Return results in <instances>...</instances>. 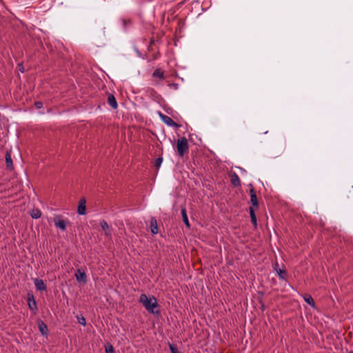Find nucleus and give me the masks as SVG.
I'll list each match as a JSON object with an SVG mask.
<instances>
[{
    "label": "nucleus",
    "instance_id": "obj_12",
    "mask_svg": "<svg viewBox=\"0 0 353 353\" xmlns=\"http://www.w3.org/2000/svg\"><path fill=\"white\" fill-rule=\"evenodd\" d=\"M39 330L41 332V334L46 336L48 334V327L47 325L41 321L38 323Z\"/></svg>",
    "mask_w": 353,
    "mask_h": 353
},
{
    "label": "nucleus",
    "instance_id": "obj_28",
    "mask_svg": "<svg viewBox=\"0 0 353 353\" xmlns=\"http://www.w3.org/2000/svg\"><path fill=\"white\" fill-rule=\"evenodd\" d=\"M18 67H19V70L21 72H24V68L23 67V65L21 64H19L18 65Z\"/></svg>",
    "mask_w": 353,
    "mask_h": 353
},
{
    "label": "nucleus",
    "instance_id": "obj_10",
    "mask_svg": "<svg viewBox=\"0 0 353 353\" xmlns=\"http://www.w3.org/2000/svg\"><path fill=\"white\" fill-rule=\"evenodd\" d=\"M108 102L110 106H111L113 109H117L118 107V104L114 96L112 94H110L108 97Z\"/></svg>",
    "mask_w": 353,
    "mask_h": 353
},
{
    "label": "nucleus",
    "instance_id": "obj_13",
    "mask_svg": "<svg viewBox=\"0 0 353 353\" xmlns=\"http://www.w3.org/2000/svg\"><path fill=\"white\" fill-rule=\"evenodd\" d=\"M100 225L102 230L104 231L105 235L109 236L111 234L110 228L108 224V223L103 220L100 222Z\"/></svg>",
    "mask_w": 353,
    "mask_h": 353
},
{
    "label": "nucleus",
    "instance_id": "obj_6",
    "mask_svg": "<svg viewBox=\"0 0 353 353\" xmlns=\"http://www.w3.org/2000/svg\"><path fill=\"white\" fill-rule=\"evenodd\" d=\"M34 284L36 289L39 291H44L46 290V285H45L43 281L40 279H35L34 280Z\"/></svg>",
    "mask_w": 353,
    "mask_h": 353
},
{
    "label": "nucleus",
    "instance_id": "obj_26",
    "mask_svg": "<svg viewBox=\"0 0 353 353\" xmlns=\"http://www.w3.org/2000/svg\"><path fill=\"white\" fill-rule=\"evenodd\" d=\"M170 350L171 353H181L180 352H179L177 347L172 345H170Z\"/></svg>",
    "mask_w": 353,
    "mask_h": 353
},
{
    "label": "nucleus",
    "instance_id": "obj_18",
    "mask_svg": "<svg viewBox=\"0 0 353 353\" xmlns=\"http://www.w3.org/2000/svg\"><path fill=\"white\" fill-rule=\"evenodd\" d=\"M121 26L123 30H127L129 26H131L132 21L130 19L122 18L120 19Z\"/></svg>",
    "mask_w": 353,
    "mask_h": 353
},
{
    "label": "nucleus",
    "instance_id": "obj_4",
    "mask_svg": "<svg viewBox=\"0 0 353 353\" xmlns=\"http://www.w3.org/2000/svg\"><path fill=\"white\" fill-rule=\"evenodd\" d=\"M76 279L78 282H84L87 281V276L84 270L79 269L75 274Z\"/></svg>",
    "mask_w": 353,
    "mask_h": 353
},
{
    "label": "nucleus",
    "instance_id": "obj_1",
    "mask_svg": "<svg viewBox=\"0 0 353 353\" xmlns=\"http://www.w3.org/2000/svg\"><path fill=\"white\" fill-rule=\"evenodd\" d=\"M139 301L141 303L145 310L152 314L159 313L154 309L158 307L157 299L154 296H147L145 294H141L139 296Z\"/></svg>",
    "mask_w": 353,
    "mask_h": 353
},
{
    "label": "nucleus",
    "instance_id": "obj_9",
    "mask_svg": "<svg viewBox=\"0 0 353 353\" xmlns=\"http://www.w3.org/2000/svg\"><path fill=\"white\" fill-rule=\"evenodd\" d=\"M28 302L29 308L31 310H35L37 309V303L36 301L34 300L33 295L28 294Z\"/></svg>",
    "mask_w": 353,
    "mask_h": 353
},
{
    "label": "nucleus",
    "instance_id": "obj_17",
    "mask_svg": "<svg viewBox=\"0 0 353 353\" xmlns=\"http://www.w3.org/2000/svg\"><path fill=\"white\" fill-rule=\"evenodd\" d=\"M181 216H182L183 221L184 222L185 225L189 228L190 227V224L188 221V217L186 210L184 208L181 209Z\"/></svg>",
    "mask_w": 353,
    "mask_h": 353
},
{
    "label": "nucleus",
    "instance_id": "obj_5",
    "mask_svg": "<svg viewBox=\"0 0 353 353\" xmlns=\"http://www.w3.org/2000/svg\"><path fill=\"white\" fill-rule=\"evenodd\" d=\"M85 204H86V201L85 199H81L79 201L78 209H77V212L79 214L84 215L85 214V210H86Z\"/></svg>",
    "mask_w": 353,
    "mask_h": 353
},
{
    "label": "nucleus",
    "instance_id": "obj_24",
    "mask_svg": "<svg viewBox=\"0 0 353 353\" xmlns=\"http://www.w3.org/2000/svg\"><path fill=\"white\" fill-rule=\"evenodd\" d=\"M77 319H78V322L79 324L82 325H85L86 324V321H85V319L83 317V316H77Z\"/></svg>",
    "mask_w": 353,
    "mask_h": 353
},
{
    "label": "nucleus",
    "instance_id": "obj_23",
    "mask_svg": "<svg viewBox=\"0 0 353 353\" xmlns=\"http://www.w3.org/2000/svg\"><path fill=\"white\" fill-rule=\"evenodd\" d=\"M163 162V158L161 157H158L156 160H155V166L157 168H159L161 163Z\"/></svg>",
    "mask_w": 353,
    "mask_h": 353
},
{
    "label": "nucleus",
    "instance_id": "obj_15",
    "mask_svg": "<svg viewBox=\"0 0 353 353\" xmlns=\"http://www.w3.org/2000/svg\"><path fill=\"white\" fill-rule=\"evenodd\" d=\"M275 270L280 279L284 280L285 279L286 272L285 270L279 268V264L276 263L274 267Z\"/></svg>",
    "mask_w": 353,
    "mask_h": 353
},
{
    "label": "nucleus",
    "instance_id": "obj_7",
    "mask_svg": "<svg viewBox=\"0 0 353 353\" xmlns=\"http://www.w3.org/2000/svg\"><path fill=\"white\" fill-rule=\"evenodd\" d=\"M250 202L253 205V208H258L259 203L256 197V194L254 190V189L250 190Z\"/></svg>",
    "mask_w": 353,
    "mask_h": 353
},
{
    "label": "nucleus",
    "instance_id": "obj_11",
    "mask_svg": "<svg viewBox=\"0 0 353 353\" xmlns=\"http://www.w3.org/2000/svg\"><path fill=\"white\" fill-rule=\"evenodd\" d=\"M231 183L235 187H239L241 185L240 179L235 172L232 173L231 175Z\"/></svg>",
    "mask_w": 353,
    "mask_h": 353
},
{
    "label": "nucleus",
    "instance_id": "obj_20",
    "mask_svg": "<svg viewBox=\"0 0 353 353\" xmlns=\"http://www.w3.org/2000/svg\"><path fill=\"white\" fill-rule=\"evenodd\" d=\"M152 77L155 78H159L161 79H164V73L160 69H156L152 73Z\"/></svg>",
    "mask_w": 353,
    "mask_h": 353
},
{
    "label": "nucleus",
    "instance_id": "obj_2",
    "mask_svg": "<svg viewBox=\"0 0 353 353\" xmlns=\"http://www.w3.org/2000/svg\"><path fill=\"white\" fill-rule=\"evenodd\" d=\"M177 152L180 157H183L188 150V143L185 137H181L176 142Z\"/></svg>",
    "mask_w": 353,
    "mask_h": 353
},
{
    "label": "nucleus",
    "instance_id": "obj_3",
    "mask_svg": "<svg viewBox=\"0 0 353 353\" xmlns=\"http://www.w3.org/2000/svg\"><path fill=\"white\" fill-rule=\"evenodd\" d=\"M159 116L161 121L170 127H178V125L168 116L159 112Z\"/></svg>",
    "mask_w": 353,
    "mask_h": 353
},
{
    "label": "nucleus",
    "instance_id": "obj_29",
    "mask_svg": "<svg viewBox=\"0 0 353 353\" xmlns=\"http://www.w3.org/2000/svg\"><path fill=\"white\" fill-rule=\"evenodd\" d=\"M350 353H353V352H350Z\"/></svg>",
    "mask_w": 353,
    "mask_h": 353
},
{
    "label": "nucleus",
    "instance_id": "obj_25",
    "mask_svg": "<svg viewBox=\"0 0 353 353\" xmlns=\"http://www.w3.org/2000/svg\"><path fill=\"white\" fill-rule=\"evenodd\" d=\"M106 353H114V347L112 345H108L105 347Z\"/></svg>",
    "mask_w": 353,
    "mask_h": 353
},
{
    "label": "nucleus",
    "instance_id": "obj_27",
    "mask_svg": "<svg viewBox=\"0 0 353 353\" xmlns=\"http://www.w3.org/2000/svg\"><path fill=\"white\" fill-rule=\"evenodd\" d=\"M35 105L37 108H41L43 106V104L41 102H36Z\"/></svg>",
    "mask_w": 353,
    "mask_h": 353
},
{
    "label": "nucleus",
    "instance_id": "obj_21",
    "mask_svg": "<svg viewBox=\"0 0 353 353\" xmlns=\"http://www.w3.org/2000/svg\"><path fill=\"white\" fill-rule=\"evenodd\" d=\"M304 301L310 306L314 307V301L313 298L309 294H305L303 296Z\"/></svg>",
    "mask_w": 353,
    "mask_h": 353
},
{
    "label": "nucleus",
    "instance_id": "obj_22",
    "mask_svg": "<svg viewBox=\"0 0 353 353\" xmlns=\"http://www.w3.org/2000/svg\"><path fill=\"white\" fill-rule=\"evenodd\" d=\"M30 215L32 219H37L41 217V212L38 209H34L32 210V211L30 213Z\"/></svg>",
    "mask_w": 353,
    "mask_h": 353
},
{
    "label": "nucleus",
    "instance_id": "obj_8",
    "mask_svg": "<svg viewBox=\"0 0 353 353\" xmlns=\"http://www.w3.org/2000/svg\"><path fill=\"white\" fill-rule=\"evenodd\" d=\"M150 226L151 232L152 234H156L158 233L157 222L154 217H152L150 219Z\"/></svg>",
    "mask_w": 353,
    "mask_h": 353
},
{
    "label": "nucleus",
    "instance_id": "obj_14",
    "mask_svg": "<svg viewBox=\"0 0 353 353\" xmlns=\"http://www.w3.org/2000/svg\"><path fill=\"white\" fill-rule=\"evenodd\" d=\"M6 163L7 168L12 170L13 168V163L10 152H7L6 154Z\"/></svg>",
    "mask_w": 353,
    "mask_h": 353
},
{
    "label": "nucleus",
    "instance_id": "obj_19",
    "mask_svg": "<svg viewBox=\"0 0 353 353\" xmlns=\"http://www.w3.org/2000/svg\"><path fill=\"white\" fill-rule=\"evenodd\" d=\"M249 212L251 217L252 224L256 227L257 225L256 216L254 213V209L253 207L249 208Z\"/></svg>",
    "mask_w": 353,
    "mask_h": 353
},
{
    "label": "nucleus",
    "instance_id": "obj_16",
    "mask_svg": "<svg viewBox=\"0 0 353 353\" xmlns=\"http://www.w3.org/2000/svg\"><path fill=\"white\" fill-rule=\"evenodd\" d=\"M68 221H65L63 219H59L57 221H54V225L57 228H60L61 230L64 231L66 228V224Z\"/></svg>",
    "mask_w": 353,
    "mask_h": 353
}]
</instances>
